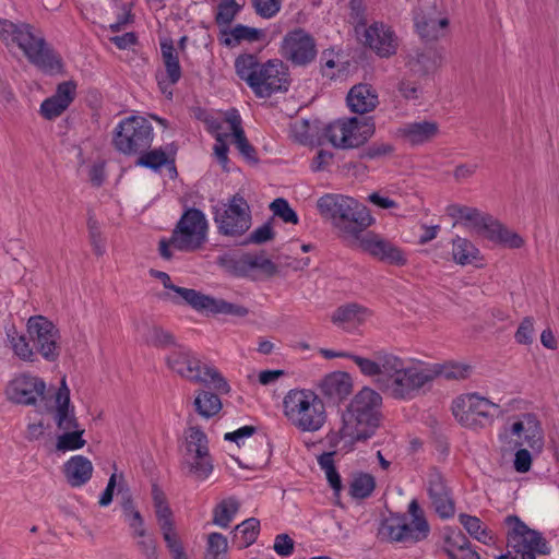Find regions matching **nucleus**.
<instances>
[{"mask_svg":"<svg viewBox=\"0 0 559 559\" xmlns=\"http://www.w3.org/2000/svg\"><path fill=\"white\" fill-rule=\"evenodd\" d=\"M284 415L302 432L320 430L326 423L324 401L312 390L293 389L283 400Z\"/></svg>","mask_w":559,"mask_h":559,"instance_id":"39448f33","label":"nucleus"},{"mask_svg":"<svg viewBox=\"0 0 559 559\" xmlns=\"http://www.w3.org/2000/svg\"><path fill=\"white\" fill-rule=\"evenodd\" d=\"M534 332V318L525 317L520 323L514 338L519 344L531 345L533 343Z\"/></svg>","mask_w":559,"mask_h":559,"instance_id":"774afa93","label":"nucleus"},{"mask_svg":"<svg viewBox=\"0 0 559 559\" xmlns=\"http://www.w3.org/2000/svg\"><path fill=\"white\" fill-rule=\"evenodd\" d=\"M374 133L376 122L373 117L354 116L328 123L323 128L322 136L335 148L350 150L368 143Z\"/></svg>","mask_w":559,"mask_h":559,"instance_id":"0eeeda50","label":"nucleus"},{"mask_svg":"<svg viewBox=\"0 0 559 559\" xmlns=\"http://www.w3.org/2000/svg\"><path fill=\"white\" fill-rule=\"evenodd\" d=\"M324 440L330 449H335L342 440H345L344 449L347 451L354 450L357 443L364 442L362 440L355 439V432L352 429H346L344 421H342L340 430H330Z\"/></svg>","mask_w":559,"mask_h":559,"instance_id":"8fccbe9b","label":"nucleus"},{"mask_svg":"<svg viewBox=\"0 0 559 559\" xmlns=\"http://www.w3.org/2000/svg\"><path fill=\"white\" fill-rule=\"evenodd\" d=\"M55 421L59 429L66 431L70 429H79V421L75 416L74 406L71 404L70 389L67 384L66 377L61 379L60 386L55 395Z\"/></svg>","mask_w":559,"mask_h":559,"instance_id":"393cba45","label":"nucleus"},{"mask_svg":"<svg viewBox=\"0 0 559 559\" xmlns=\"http://www.w3.org/2000/svg\"><path fill=\"white\" fill-rule=\"evenodd\" d=\"M84 429H72L66 430L63 433L58 436L56 442V449L60 452L74 451L82 449L86 441L83 439Z\"/></svg>","mask_w":559,"mask_h":559,"instance_id":"09e8293b","label":"nucleus"},{"mask_svg":"<svg viewBox=\"0 0 559 559\" xmlns=\"http://www.w3.org/2000/svg\"><path fill=\"white\" fill-rule=\"evenodd\" d=\"M417 34L425 43L436 41L443 37L449 27L447 17H435L431 14L417 13L414 17Z\"/></svg>","mask_w":559,"mask_h":559,"instance_id":"7c9ffc66","label":"nucleus"},{"mask_svg":"<svg viewBox=\"0 0 559 559\" xmlns=\"http://www.w3.org/2000/svg\"><path fill=\"white\" fill-rule=\"evenodd\" d=\"M408 514L412 522H407L406 513H390L382 521L379 534L385 536L391 543H419L430 534V525L419 502L413 499L408 504Z\"/></svg>","mask_w":559,"mask_h":559,"instance_id":"423d86ee","label":"nucleus"},{"mask_svg":"<svg viewBox=\"0 0 559 559\" xmlns=\"http://www.w3.org/2000/svg\"><path fill=\"white\" fill-rule=\"evenodd\" d=\"M442 56L438 50L419 51L409 53L406 60V67L418 78H426L436 72L441 66Z\"/></svg>","mask_w":559,"mask_h":559,"instance_id":"c756f323","label":"nucleus"},{"mask_svg":"<svg viewBox=\"0 0 559 559\" xmlns=\"http://www.w3.org/2000/svg\"><path fill=\"white\" fill-rule=\"evenodd\" d=\"M87 229L94 253L102 257L105 253V238L102 235L100 225L91 210L87 212Z\"/></svg>","mask_w":559,"mask_h":559,"instance_id":"13d9d810","label":"nucleus"},{"mask_svg":"<svg viewBox=\"0 0 559 559\" xmlns=\"http://www.w3.org/2000/svg\"><path fill=\"white\" fill-rule=\"evenodd\" d=\"M524 418V440L533 450L540 451L544 447V432L540 421L533 413H526Z\"/></svg>","mask_w":559,"mask_h":559,"instance_id":"58836bf2","label":"nucleus"},{"mask_svg":"<svg viewBox=\"0 0 559 559\" xmlns=\"http://www.w3.org/2000/svg\"><path fill=\"white\" fill-rule=\"evenodd\" d=\"M193 407L202 418L210 419L221 412L223 403L217 393L200 389L195 391Z\"/></svg>","mask_w":559,"mask_h":559,"instance_id":"c9c22d12","label":"nucleus"},{"mask_svg":"<svg viewBox=\"0 0 559 559\" xmlns=\"http://www.w3.org/2000/svg\"><path fill=\"white\" fill-rule=\"evenodd\" d=\"M225 121L230 126V135L233 143L240 155L252 165L260 162L255 147L248 141L245 130L241 126V117L236 108H230L225 112Z\"/></svg>","mask_w":559,"mask_h":559,"instance_id":"a878e982","label":"nucleus"},{"mask_svg":"<svg viewBox=\"0 0 559 559\" xmlns=\"http://www.w3.org/2000/svg\"><path fill=\"white\" fill-rule=\"evenodd\" d=\"M217 264L234 277H250V272L253 270L262 271L267 277L278 273V266L271 259H262L251 253H242L239 258L229 254L219 255Z\"/></svg>","mask_w":559,"mask_h":559,"instance_id":"f3484780","label":"nucleus"},{"mask_svg":"<svg viewBox=\"0 0 559 559\" xmlns=\"http://www.w3.org/2000/svg\"><path fill=\"white\" fill-rule=\"evenodd\" d=\"M346 104L354 114H368L379 105L377 91L367 83L356 84L347 93Z\"/></svg>","mask_w":559,"mask_h":559,"instance_id":"cd10ccee","label":"nucleus"},{"mask_svg":"<svg viewBox=\"0 0 559 559\" xmlns=\"http://www.w3.org/2000/svg\"><path fill=\"white\" fill-rule=\"evenodd\" d=\"M154 133L151 122L142 116L132 115L118 123L112 135V145L123 155H135L150 148Z\"/></svg>","mask_w":559,"mask_h":559,"instance_id":"6e6552de","label":"nucleus"},{"mask_svg":"<svg viewBox=\"0 0 559 559\" xmlns=\"http://www.w3.org/2000/svg\"><path fill=\"white\" fill-rule=\"evenodd\" d=\"M207 230L205 214L194 206H185L171 231L173 247L181 252H194L206 242Z\"/></svg>","mask_w":559,"mask_h":559,"instance_id":"1a4fd4ad","label":"nucleus"},{"mask_svg":"<svg viewBox=\"0 0 559 559\" xmlns=\"http://www.w3.org/2000/svg\"><path fill=\"white\" fill-rule=\"evenodd\" d=\"M241 535L239 549H245L254 544L260 534V521L257 518H249L235 527Z\"/></svg>","mask_w":559,"mask_h":559,"instance_id":"5fc2aeb1","label":"nucleus"},{"mask_svg":"<svg viewBox=\"0 0 559 559\" xmlns=\"http://www.w3.org/2000/svg\"><path fill=\"white\" fill-rule=\"evenodd\" d=\"M146 343L157 348H166L177 346L176 337L169 331L164 330L159 325H153L148 331Z\"/></svg>","mask_w":559,"mask_h":559,"instance_id":"052dcab7","label":"nucleus"},{"mask_svg":"<svg viewBox=\"0 0 559 559\" xmlns=\"http://www.w3.org/2000/svg\"><path fill=\"white\" fill-rule=\"evenodd\" d=\"M219 41L226 47H235L241 41H260L265 38V32L262 28L251 27L243 24H236L233 28H221Z\"/></svg>","mask_w":559,"mask_h":559,"instance_id":"72a5a7b5","label":"nucleus"},{"mask_svg":"<svg viewBox=\"0 0 559 559\" xmlns=\"http://www.w3.org/2000/svg\"><path fill=\"white\" fill-rule=\"evenodd\" d=\"M273 216L281 218L284 223L297 225L299 217L297 212L290 206L288 201L284 198L273 200L270 205Z\"/></svg>","mask_w":559,"mask_h":559,"instance_id":"bf43d9fd","label":"nucleus"},{"mask_svg":"<svg viewBox=\"0 0 559 559\" xmlns=\"http://www.w3.org/2000/svg\"><path fill=\"white\" fill-rule=\"evenodd\" d=\"M255 13L263 19H271L282 8V0H252Z\"/></svg>","mask_w":559,"mask_h":559,"instance_id":"69168bd1","label":"nucleus"},{"mask_svg":"<svg viewBox=\"0 0 559 559\" xmlns=\"http://www.w3.org/2000/svg\"><path fill=\"white\" fill-rule=\"evenodd\" d=\"M353 378L346 371L325 374L319 383L320 393L329 405H340L353 392Z\"/></svg>","mask_w":559,"mask_h":559,"instance_id":"5701e85b","label":"nucleus"},{"mask_svg":"<svg viewBox=\"0 0 559 559\" xmlns=\"http://www.w3.org/2000/svg\"><path fill=\"white\" fill-rule=\"evenodd\" d=\"M249 309L242 305L233 304L222 298L213 297L210 313L225 314L236 318H243L249 314Z\"/></svg>","mask_w":559,"mask_h":559,"instance_id":"864d4df0","label":"nucleus"},{"mask_svg":"<svg viewBox=\"0 0 559 559\" xmlns=\"http://www.w3.org/2000/svg\"><path fill=\"white\" fill-rule=\"evenodd\" d=\"M443 542V547H449L453 551L454 549L465 551L471 548V542L460 528L444 527Z\"/></svg>","mask_w":559,"mask_h":559,"instance_id":"680f3d73","label":"nucleus"},{"mask_svg":"<svg viewBox=\"0 0 559 559\" xmlns=\"http://www.w3.org/2000/svg\"><path fill=\"white\" fill-rule=\"evenodd\" d=\"M167 366L180 377L194 383L209 385L207 380L202 377L201 360L189 349L175 350L166 358Z\"/></svg>","mask_w":559,"mask_h":559,"instance_id":"b1692460","label":"nucleus"},{"mask_svg":"<svg viewBox=\"0 0 559 559\" xmlns=\"http://www.w3.org/2000/svg\"><path fill=\"white\" fill-rule=\"evenodd\" d=\"M438 123L428 120L407 123L397 131L399 135L412 145H419L429 142L438 134Z\"/></svg>","mask_w":559,"mask_h":559,"instance_id":"473e14b6","label":"nucleus"},{"mask_svg":"<svg viewBox=\"0 0 559 559\" xmlns=\"http://www.w3.org/2000/svg\"><path fill=\"white\" fill-rule=\"evenodd\" d=\"M235 70L258 98L286 93L292 83L288 66L281 59L260 62L253 53H241L235 59Z\"/></svg>","mask_w":559,"mask_h":559,"instance_id":"7ed1b4c3","label":"nucleus"},{"mask_svg":"<svg viewBox=\"0 0 559 559\" xmlns=\"http://www.w3.org/2000/svg\"><path fill=\"white\" fill-rule=\"evenodd\" d=\"M432 381L429 368L417 370L414 367L403 368L393 379L376 380L378 389L391 390L394 399L411 400L414 399L425 386L426 383Z\"/></svg>","mask_w":559,"mask_h":559,"instance_id":"f8f14e48","label":"nucleus"},{"mask_svg":"<svg viewBox=\"0 0 559 559\" xmlns=\"http://www.w3.org/2000/svg\"><path fill=\"white\" fill-rule=\"evenodd\" d=\"M176 295L165 292L159 295L163 300H169L175 305L186 304L197 311H207L210 313L213 296L205 295L193 288L177 286L174 290Z\"/></svg>","mask_w":559,"mask_h":559,"instance_id":"c85d7f7f","label":"nucleus"},{"mask_svg":"<svg viewBox=\"0 0 559 559\" xmlns=\"http://www.w3.org/2000/svg\"><path fill=\"white\" fill-rule=\"evenodd\" d=\"M428 496L439 518L451 519L455 514V502L452 490L447 485L445 478L433 467L428 476Z\"/></svg>","mask_w":559,"mask_h":559,"instance_id":"412c9836","label":"nucleus"},{"mask_svg":"<svg viewBox=\"0 0 559 559\" xmlns=\"http://www.w3.org/2000/svg\"><path fill=\"white\" fill-rule=\"evenodd\" d=\"M160 51L163 62L166 69V78L169 85H175L181 78V67L178 52L174 47L171 38H165L160 41Z\"/></svg>","mask_w":559,"mask_h":559,"instance_id":"e433bc0d","label":"nucleus"},{"mask_svg":"<svg viewBox=\"0 0 559 559\" xmlns=\"http://www.w3.org/2000/svg\"><path fill=\"white\" fill-rule=\"evenodd\" d=\"M67 109V105H64L58 98L50 96L44 99V102L40 105L39 112L45 119L53 120L57 117L61 116Z\"/></svg>","mask_w":559,"mask_h":559,"instance_id":"0e129e2a","label":"nucleus"},{"mask_svg":"<svg viewBox=\"0 0 559 559\" xmlns=\"http://www.w3.org/2000/svg\"><path fill=\"white\" fill-rule=\"evenodd\" d=\"M228 550V542L222 533H211L207 536V545L204 559H225Z\"/></svg>","mask_w":559,"mask_h":559,"instance_id":"3c124183","label":"nucleus"},{"mask_svg":"<svg viewBox=\"0 0 559 559\" xmlns=\"http://www.w3.org/2000/svg\"><path fill=\"white\" fill-rule=\"evenodd\" d=\"M166 547L173 556V559H188L182 543L178 538L175 525L168 527V530H160Z\"/></svg>","mask_w":559,"mask_h":559,"instance_id":"e2e57ef3","label":"nucleus"},{"mask_svg":"<svg viewBox=\"0 0 559 559\" xmlns=\"http://www.w3.org/2000/svg\"><path fill=\"white\" fill-rule=\"evenodd\" d=\"M239 509V502L235 498L222 500L213 510V523L226 528L233 521Z\"/></svg>","mask_w":559,"mask_h":559,"instance_id":"49530a36","label":"nucleus"},{"mask_svg":"<svg viewBox=\"0 0 559 559\" xmlns=\"http://www.w3.org/2000/svg\"><path fill=\"white\" fill-rule=\"evenodd\" d=\"M186 442L199 447L195 449L193 461L183 459L181 469L187 471V475L194 476L197 479H205L213 471V463L209 452V439L200 426H191L186 431Z\"/></svg>","mask_w":559,"mask_h":559,"instance_id":"dca6fc26","label":"nucleus"},{"mask_svg":"<svg viewBox=\"0 0 559 559\" xmlns=\"http://www.w3.org/2000/svg\"><path fill=\"white\" fill-rule=\"evenodd\" d=\"M376 488V479L369 473L358 472L354 474L349 485V493L355 499L368 498Z\"/></svg>","mask_w":559,"mask_h":559,"instance_id":"a18cd8bd","label":"nucleus"},{"mask_svg":"<svg viewBox=\"0 0 559 559\" xmlns=\"http://www.w3.org/2000/svg\"><path fill=\"white\" fill-rule=\"evenodd\" d=\"M487 240L511 249H519L524 245V239L515 231L510 230L499 219L489 214V221L478 234Z\"/></svg>","mask_w":559,"mask_h":559,"instance_id":"bb28decb","label":"nucleus"},{"mask_svg":"<svg viewBox=\"0 0 559 559\" xmlns=\"http://www.w3.org/2000/svg\"><path fill=\"white\" fill-rule=\"evenodd\" d=\"M432 381L438 377H444L447 380L467 379L472 372V366L468 364L448 360L443 364H433L430 368Z\"/></svg>","mask_w":559,"mask_h":559,"instance_id":"4c0bfd02","label":"nucleus"},{"mask_svg":"<svg viewBox=\"0 0 559 559\" xmlns=\"http://www.w3.org/2000/svg\"><path fill=\"white\" fill-rule=\"evenodd\" d=\"M139 157L135 160V166L150 169L154 173H159L162 168L168 163L166 151L162 147L158 148H145L138 153Z\"/></svg>","mask_w":559,"mask_h":559,"instance_id":"ea45409f","label":"nucleus"},{"mask_svg":"<svg viewBox=\"0 0 559 559\" xmlns=\"http://www.w3.org/2000/svg\"><path fill=\"white\" fill-rule=\"evenodd\" d=\"M202 373V377H204L209 382V385L206 386L213 389L215 393L228 394L230 392V385L227 380L215 367L203 365L201 368V374Z\"/></svg>","mask_w":559,"mask_h":559,"instance_id":"4d7b16f0","label":"nucleus"},{"mask_svg":"<svg viewBox=\"0 0 559 559\" xmlns=\"http://www.w3.org/2000/svg\"><path fill=\"white\" fill-rule=\"evenodd\" d=\"M241 10L242 5L236 0H221L217 4L214 21L219 27L229 28V25Z\"/></svg>","mask_w":559,"mask_h":559,"instance_id":"de8ad7c7","label":"nucleus"},{"mask_svg":"<svg viewBox=\"0 0 559 559\" xmlns=\"http://www.w3.org/2000/svg\"><path fill=\"white\" fill-rule=\"evenodd\" d=\"M453 261L459 265L474 264L480 266L479 261L483 260L479 249L468 239L456 236L452 240Z\"/></svg>","mask_w":559,"mask_h":559,"instance_id":"f704fd0d","label":"nucleus"},{"mask_svg":"<svg viewBox=\"0 0 559 559\" xmlns=\"http://www.w3.org/2000/svg\"><path fill=\"white\" fill-rule=\"evenodd\" d=\"M382 396L369 386L359 390L342 411L341 419L346 429L355 432L356 440L366 442L381 426Z\"/></svg>","mask_w":559,"mask_h":559,"instance_id":"20e7f679","label":"nucleus"},{"mask_svg":"<svg viewBox=\"0 0 559 559\" xmlns=\"http://www.w3.org/2000/svg\"><path fill=\"white\" fill-rule=\"evenodd\" d=\"M506 524L511 526L508 532V545L515 552H520L522 548L537 551L538 555H549L550 547L548 542L543 537L542 533L530 528L518 515H508L504 520Z\"/></svg>","mask_w":559,"mask_h":559,"instance_id":"6ab92c4d","label":"nucleus"},{"mask_svg":"<svg viewBox=\"0 0 559 559\" xmlns=\"http://www.w3.org/2000/svg\"><path fill=\"white\" fill-rule=\"evenodd\" d=\"M459 521L465 531L478 542L485 545H489L491 542H493L491 531L487 530V527L483 525V522L479 518L466 513H461L459 514Z\"/></svg>","mask_w":559,"mask_h":559,"instance_id":"a19ab883","label":"nucleus"},{"mask_svg":"<svg viewBox=\"0 0 559 559\" xmlns=\"http://www.w3.org/2000/svg\"><path fill=\"white\" fill-rule=\"evenodd\" d=\"M27 333L34 342L37 352L47 361L55 362L60 356L59 329L46 317L34 316L27 321Z\"/></svg>","mask_w":559,"mask_h":559,"instance_id":"ddd939ff","label":"nucleus"},{"mask_svg":"<svg viewBox=\"0 0 559 559\" xmlns=\"http://www.w3.org/2000/svg\"><path fill=\"white\" fill-rule=\"evenodd\" d=\"M490 408L499 409V405L492 403L477 393H468L457 396L452 402V414L459 424L465 428L478 429L490 425L493 414Z\"/></svg>","mask_w":559,"mask_h":559,"instance_id":"9b49d317","label":"nucleus"},{"mask_svg":"<svg viewBox=\"0 0 559 559\" xmlns=\"http://www.w3.org/2000/svg\"><path fill=\"white\" fill-rule=\"evenodd\" d=\"M347 246L357 247L372 258L391 265L404 266L407 263V259L400 247L374 231H368L366 235L361 233L358 239L352 240Z\"/></svg>","mask_w":559,"mask_h":559,"instance_id":"2eb2a0df","label":"nucleus"},{"mask_svg":"<svg viewBox=\"0 0 559 559\" xmlns=\"http://www.w3.org/2000/svg\"><path fill=\"white\" fill-rule=\"evenodd\" d=\"M92 462L83 455H74L62 467L67 483L75 488L85 485L93 475Z\"/></svg>","mask_w":559,"mask_h":559,"instance_id":"2f4dec72","label":"nucleus"},{"mask_svg":"<svg viewBox=\"0 0 559 559\" xmlns=\"http://www.w3.org/2000/svg\"><path fill=\"white\" fill-rule=\"evenodd\" d=\"M7 334L14 350V354L20 359L31 362L36 360V355L33 352V348L29 346V343L27 342L25 335H17V332L14 329V326L12 328V331H8Z\"/></svg>","mask_w":559,"mask_h":559,"instance_id":"603ef678","label":"nucleus"},{"mask_svg":"<svg viewBox=\"0 0 559 559\" xmlns=\"http://www.w3.org/2000/svg\"><path fill=\"white\" fill-rule=\"evenodd\" d=\"M280 52L294 66L306 67L317 57L316 40L304 28L297 27L284 36Z\"/></svg>","mask_w":559,"mask_h":559,"instance_id":"4468645a","label":"nucleus"},{"mask_svg":"<svg viewBox=\"0 0 559 559\" xmlns=\"http://www.w3.org/2000/svg\"><path fill=\"white\" fill-rule=\"evenodd\" d=\"M217 264L234 277H250V272L253 270L262 271L267 277L278 273V266L271 259H262L251 253H242L239 258L229 254L219 255Z\"/></svg>","mask_w":559,"mask_h":559,"instance_id":"a211bd4d","label":"nucleus"},{"mask_svg":"<svg viewBox=\"0 0 559 559\" xmlns=\"http://www.w3.org/2000/svg\"><path fill=\"white\" fill-rule=\"evenodd\" d=\"M213 214L219 235L240 237L251 227L252 216L249 204L239 193L234 194L227 204H223V207L213 206Z\"/></svg>","mask_w":559,"mask_h":559,"instance_id":"9d476101","label":"nucleus"},{"mask_svg":"<svg viewBox=\"0 0 559 559\" xmlns=\"http://www.w3.org/2000/svg\"><path fill=\"white\" fill-rule=\"evenodd\" d=\"M360 40L381 58L395 55L399 46L394 31L390 26L377 22L364 28Z\"/></svg>","mask_w":559,"mask_h":559,"instance_id":"4be33fe9","label":"nucleus"},{"mask_svg":"<svg viewBox=\"0 0 559 559\" xmlns=\"http://www.w3.org/2000/svg\"><path fill=\"white\" fill-rule=\"evenodd\" d=\"M319 214L337 229L338 237L348 245L374 224L369 209L358 200L338 193H325L317 201Z\"/></svg>","mask_w":559,"mask_h":559,"instance_id":"f03ea898","label":"nucleus"},{"mask_svg":"<svg viewBox=\"0 0 559 559\" xmlns=\"http://www.w3.org/2000/svg\"><path fill=\"white\" fill-rule=\"evenodd\" d=\"M367 308L356 302L346 304L336 308L331 317V321L336 325L353 323L355 321L360 323L364 320L361 316L367 313Z\"/></svg>","mask_w":559,"mask_h":559,"instance_id":"79ce46f5","label":"nucleus"},{"mask_svg":"<svg viewBox=\"0 0 559 559\" xmlns=\"http://www.w3.org/2000/svg\"><path fill=\"white\" fill-rule=\"evenodd\" d=\"M46 383L43 379L29 374H21L11 380L5 389L9 401L22 405H36L37 397H45Z\"/></svg>","mask_w":559,"mask_h":559,"instance_id":"aec40b11","label":"nucleus"},{"mask_svg":"<svg viewBox=\"0 0 559 559\" xmlns=\"http://www.w3.org/2000/svg\"><path fill=\"white\" fill-rule=\"evenodd\" d=\"M76 87L78 84L74 80L61 82L57 85L52 96L69 107L76 96Z\"/></svg>","mask_w":559,"mask_h":559,"instance_id":"338daca9","label":"nucleus"},{"mask_svg":"<svg viewBox=\"0 0 559 559\" xmlns=\"http://www.w3.org/2000/svg\"><path fill=\"white\" fill-rule=\"evenodd\" d=\"M374 357L379 360L380 378L376 380L393 379L399 372L403 371L404 361L393 355L383 350L376 352Z\"/></svg>","mask_w":559,"mask_h":559,"instance_id":"c03bdc74","label":"nucleus"},{"mask_svg":"<svg viewBox=\"0 0 559 559\" xmlns=\"http://www.w3.org/2000/svg\"><path fill=\"white\" fill-rule=\"evenodd\" d=\"M357 148H358L357 157L359 159H368V160H376V159L391 157L395 152V146L392 143L380 142V141H376L370 144L365 143Z\"/></svg>","mask_w":559,"mask_h":559,"instance_id":"37998d69","label":"nucleus"},{"mask_svg":"<svg viewBox=\"0 0 559 559\" xmlns=\"http://www.w3.org/2000/svg\"><path fill=\"white\" fill-rule=\"evenodd\" d=\"M0 39L7 47L16 45L27 61L44 74L55 76L67 73L61 55L32 24L0 19Z\"/></svg>","mask_w":559,"mask_h":559,"instance_id":"f257e3e1","label":"nucleus"},{"mask_svg":"<svg viewBox=\"0 0 559 559\" xmlns=\"http://www.w3.org/2000/svg\"><path fill=\"white\" fill-rule=\"evenodd\" d=\"M273 217H271L267 222H265L262 226L255 228L253 231L249 234L243 240L237 242L238 246H248V245H264L271 240H273L276 236V233L272 226Z\"/></svg>","mask_w":559,"mask_h":559,"instance_id":"6e6d98bb","label":"nucleus"}]
</instances>
